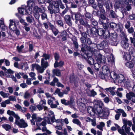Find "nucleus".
Masks as SVG:
<instances>
[{
	"label": "nucleus",
	"instance_id": "52",
	"mask_svg": "<svg viewBox=\"0 0 135 135\" xmlns=\"http://www.w3.org/2000/svg\"><path fill=\"white\" fill-rule=\"evenodd\" d=\"M90 21L91 24L94 26H96L98 24V22L93 18H92Z\"/></svg>",
	"mask_w": 135,
	"mask_h": 135
},
{
	"label": "nucleus",
	"instance_id": "30",
	"mask_svg": "<svg viewBox=\"0 0 135 135\" xmlns=\"http://www.w3.org/2000/svg\"><path fill=\"white\" fill-rule=\"evenodd\" d=\"M42 57H43V58H42L41 59H43L45 61H47L46 60L49 59L50 58V55L45 53L43 54Z\"/></svg>",
	"mask_w": 135,
	"mask_h": 135
},
{
	"label": "nucleus",
	"instance_id": "23",
	"mask_svg": "<svg viewBox=\"0 0 135 135\" xmlns=\"http://www.w3.org/2000/svg\"><path fill=\"white\" fill-rule=\"evenodd\" d=\"M124 76L120 74L118 75V78L116 80L119 83H123L124 81Z\"/></svg>",
	"mask_w": 135,
	"mask_h": 135
},
{
	"label": "nucleus",
	"instance_id": "5",
	"mask_svg": "<svg viewBox=\"0 0 135 135\" xmlns=\"http://www.w3.org/2000/svg\"><path fill=\"white\" fill-rule=\"evenodd\" d=\"M58 79L56 77L54 78L53 81H51L50 83V85L52 86H54L55 85V83H57L56 86L58 87H61L64 88V86L61 83L58 82Z\"/></svg>",
	"mask_w": 135,
	"mask_h": 135
},
{
	"label": "nucleus",
	"instance_id": "10",
	"mask_svg": "<svg viewBox=\"0 0 135 135\" xmlns=\"http://www.w3.org/2000/svg\"><path fill=\"white\" fill-rule=\"evenodd\" d=\"M126 97L127 99L131 100L132 102L133 99H135V94L132 92L131 91L126 94Z\"/></svg>",
	"mask_w": 135,
	"mask_h": 135
},
{
	"label": "nucleus",
	"instance_id": "20",
	"mask_svg": "<svg viewBox=\"0 0 135 135\" xmlns=\"http://www.w3.org/2000/svg\"><path fill=\"white\" fill-rule=\"evenodd\" d=\"M102 71L103 73L107 74L109 73V70L107 66H104L102 68Z\"/></svg>",
	"mask_w": 135,
	"mask_h": 135
},
{
	"label": "nucleus",
	"instance_id": "16",
	"mask_svg": "<svg viewBox=\"0 0 135 135\" xmlns=\"http://www.w3.org/2000/svg\"><path fill=\"white\" fill-rule=\"evenodd\" d=\"M64 62L62 60L60 61L59 62L58 61H55L54 64V67L55 68L61 67L64 65Z\"/></svg>",
	"mask_w": 135,
	"mask_h": 135
},
{
	"label": "nucleus",
	"instance_id": "49",
	"mask_svg": "<svg viewBox=\"0 0 135 135\" xmlns=\"http://www.w3.org/2000/svg\"><path fill=\"white\" fill-rule=\"evenodd\" d=\"M90 31L91 33L96 34L97 33L98 30L95 28L93 27L91 28Z\"/></svg>",
	"mask_w": 135,
	"mask_h": 135
},
{
	"label": "nucleus",
	"instance_id": "21",
	"mask_svg": "<svg viewBox=\"0 0 135 135\" xmlns=\"http://www.w3.org/2000/svg\"><path fill=\"white\" fill-rule=\"evenodd\" d=\"M26 19L27 22L31 23L35 21L34 17L32 16H28L26 17Z\"/></svg>",
	"mask_w": 135,
	"mask_h": 135
},
{
	"label": "nucleus",
	"instance_id": "43",
	"mask_svg": "<svg viewBox=\"0 0 135 135\" xmlns=\"http://www.w3.org/2000/svg\"><path fill=\"white\" fill-rule=\"evenodd\" d=\"M33 15L38 23H39V19L40 18V15L39 13H33Z\"/></svg>",
	"mask_w": 135,
	"mask_h": 135
},
{
	"label": "nucleus",
	"instance_id": "13",
	"mask_svg": "<svg viewBox=\"0 0 135 135\" xmlns=\"http://www.w3.org/2000/svg\"><path fill=\"white\" fill-rule=\"evenodd\" d=\"M49 26L51 28V29L52 30L55 36H56L59 33L58 30L51 23L50 24Z\"/></svg>",
	"mask_w": 135,
	"mask_h": 135
},
{
	"label": "nucleus",
	"instance_id": "22",
	"mask_svg": "<svg viewBox=\"0 0 135 135\" xmlns=\"http://www.w3.org/2000/svg\"><path fill=\"white\" fill-rule=\"evenodd\" d=\"M107 59L109 62H114V58L112 54H111L107 56Z\"/></svg>",
	"mask_w": 135,
	"mask_h": 135
},
{
	"label": "nucleus",
	"instance_id": "40",
	"mask_svg": "<svg viewBox=\"0 0 135 135\" xmlns=\"http://www.w3.org/2000/svg\"><path fill=\"white\" fill-rule=\"evenodd\" d=\"M123 128H124L126 133L127 134H129L130 131L131 130L130 128L129 127L123 125L122 127Z\"/></svg>",
	"mask_w": 135,
	"mask_h": 135
},
{
	"label": "nucleus",
	"instance_id": "38",
	"mask_svg": "<svg viewBox=\"0 0 135 135\" xmlns=\"http://www.w3.org/2000/svg\"><path fill=\"white\" fill-rule=\"evenodd\" d=\"M73 122L74 123L79 125L80 127H81V123L79 120L77 119H74L73 120Z\"/></svg>",
	"mask_w": 135,
	"mask_h": 135
},
{
	"label": "nucleus",
	"instance_id": "19",
	"mask_svg": "<svg viewBox=\"0 0 135 135\" xmlns=\"http://www.w3.org/2000/svg\"><path fill=\"white\" fill-rule=\"evenodd\" d=\"M121 44L122 47L125 49L128 48L129 46V44L128 42L124 40L122 41L121 42Z\"/></svg>",
	"mask_w": 135,
	"mask_h": 135
},
{
	"label": "nucleus",
	"instance_id": "58",
	"mask_svg": "<svg viewBox=\"0 0 135 135\" xmlns=\"http://www.w3.org/2000/svg\"><path fill=\"white\" fill-rule=\"evenodd\" d=\"M9 100L13 101H16V97L13 95L9 96Z\"/></svg>",
	"mask_w": 135,
	"mask_h": 135
},
{
	"label": "nucleus",
	"instance_id": "46",
	"mask_svg": "<svg viewBox=\"0 0 135 135\" xmlns=\"http://www.w3.org/2000/svg\"><path fill=\"white\" fill-rule=\"evenodd\" d=\"M32 8L29 7L27 10L26 9L25 14L30 15L32 13Z\"/></svg>",
	"mask_w": 135,
	"mask_h": 135
},
{
	"label": "nucleus",
	"instance_id": "9",
	"mask_svg": "<svg viewBox=\"0 0 135 135\" xmlns=\"http://www.w3.org/2000/svg\"><path fill=\"white\" fill-rule=\"evenodd\" d=\"M108 45L106 42L103 41L100 44H98L97 45V48L99 50H102L104 48H106Z\"/></svg>",
	"mask_w": 135,
	"mask_h": 135
},
{
	"label": "nucleus",
	"instance_id": "29",
	"mask_svg": "<svg viewBox=\"0 0 135 135\" xmlns=\"http://www.w3.org/2000/svg\"><path fill=\"white\" fill-rule=\"evenodd\" d=\"M105 123L103 122H101L99 123V124L97 126V127L100 130L103 131V127L105 126Z\"/></svg>",
	"mask_w": 135,
	"mask_h": 135
},
{
	"label": "nucleus",
	"instance_id": "34",
	"mask_svg": "<svg viewBox=\"0 0 135 135\" xmlns=\"http://www.w3.org/2000/svg\"><path fill=\"white\" fill-rule=\"evenodd\" d=\"M90 93H88V95L90 97H94L97 94L96 92L93 89L90 90Z\"/></svg>",
	"mask_w": 135,
	"mask_h": 135
},
{
	"label": "nucleus",
	"instance_id": "51",
	"mask_svg": "<svg viewBox=\"0 0 135 135\" xmlns=\"http://www.w3.org/2000/svg\"><path fill=\"white\" fill-rule=\"evenodd\" d=\"M0 94L4 98L7 97L8 95V93H5L3 91H0Z\"/></svg>",
	"mask_w": 135,
	"mask_h": 135
},
{
	"label": "nucleus",
	"instance_id": "24",
	"mask_svg": "<svg viewBox=\"0 0 135 135\" xmlns=\"http://www.w3.org/2000/svg\"><path fill=\"white\" fill-rule=\"evenodd\" d=\"M27 5L30 8L33 7L35 5V1L33 0H29L27 2Z\"/></svg>",
	"mask_w": 135,
	"mask_h": 135
},
{
	"label": "nucleus",
	"instance_id": "2",
	"mask_svg": "<svg viewBox=\"0 0 135 135\" xmlns=\"http://www.w3.org/2000/svg\"><path fill=\"white\" fill-rule=\"evenodd\" d=\"M94 102L95 105L94 108L91 107L93 112L95 114L97 113L99 115L103 114V110L102 108L104 105L103 103L101 101L98 100H95Z\"/></svg>",
	"mask_w": 135,
	"mask_h": 135
},
{
	"label": "nucleus",
	"instance_id": "56",
	"mask_svg": "<svg viewBox=\"0 0 135 135\" xmlns=\"http://www.w3.org/2000/svg\"><path fill=\"white\" fill-rule=\"evenodd\" d=\"M9 115L14 117L15 118L16 116H18L17 115L15 114V113L12 111H11L9 110Z\"/></svg>",
	"mask_w": 135,
	"mask_h": 135
},
{
	"label": "nucleus",
	"instance_id": "37",
	"mask_svg": "<svg viewBox=\"0 0 135 135\" xmlns=\"http://www.w3.org/2000/svg\"><path fill=\"white\" fill-rule=\"evenodd\" d=\"M28 68V65L26 63L22 64L21 66V69L24 70H27Z\"/></svg>",
	"mask_w": 135,
	"mask_h": 135
},
{
	"label": "nucleus",
	"instance_id": "59",
	"mask_svg": "<svg viewBox=\"0 0 135 135\" xmlns=\"http://www.w3.org/2000/svg\"><path fill=\"white\" fill-rule=\"evenodd\" d=\"M76 64L79 69L80 70H81L83 67V66L82 65L81 63L79 62H77Z\"/></svg>",
	"mask_w": 135,
	"mask_h": 135
},
{
	"label": "nucleus",
	"instance_id": "31",
	"mask_svg": "<svg viewBox=\"0 0 135 135\" xmlns=\"http://www.w3.org/2000/svg\"><path fill=\"white\" fill-rule=\"evenodd\" d=\"M108 35L107 37L109 36V38L110 37V38L112 39H115L117 37V35L116 33L115 32L111 33V34L110 35L109 32L108 33Z\"/></svg>",
	"mask_w": 135,
	"mask_h": 135
},
{
	"label": "nucleus",
	"instance_id": "36",
	"mask_svg": "<svg viewBox=\"0 0 135 135\" xmlns=\"http://www.w3.org/2000/svg\"><path fill=\"white\" fill-rule=\"evenodd\" d=\"M80 40L82 43V46H84V47H86L87 46V45L85 43L86 41V38L81 37Z\"/></svg>",
	"mask_w": 135,
	"mask_h": 135
},
{
	"label": "nucleus",
	"instance_id": "3",
	"mask_svg": "<svg viewBox=\"0 0 135 135\" xmlns=\"http://www.w3.org/2000/svg\"><path fill=\"white\" fill-rule=\"evenodd\" d=\"M45 94L47 98H50L47 100V102L48 104L50 105V107L52 108H57L58 105H59L58 100H55V98L54 97H52L51 94L49 93H46Z\"/></svg>",
	"mask_w": 135,
	"mask_h": 135
},
{
	"label": "nucleus",
	"instance_id": "8",
	"mask_svg": "<svg viewBox=\"0 0 135 135\" xmlns=\"http://www.w3.org/2000/svg\"><path fill=\"white\" fill-rule=\"evenodd\" d=\"M97 56V60L96 61L97 62L101 64L104 63L105 62L106 59L104 56H102L101 54L99 53Z\"/></svg>",
	"mask_w": 135,
	"mask_h": 135
},
{
	"label": "nucleus",
	"instance_id": "18",
	"mask_svg": "<svg viewBox=\"0 0 135 135\" xmlns=\"http://www.w3.org/2000/svg\"><path fill=\"white\" fill-rule=\"evenodd\" d=\"M0 28L3 31L5 30L7 28L6 27L4 23V19L2 18L0 20Z\"/></svg>",
	"mask_w": 135,
	"mask_h": 135
},
{
	"label": "nucleus",
	"instance_id": "27",
	"mask_svg": "<svg viewBox=\"0 0 135 135\" xmlns=\"http://www.w3.org/2000/svg\"><path fill=\"white\" fill-rule=\"evenodd\" d=\"M53 2L55 3L54 5V8L53 9L55 11V14L58 13L59 11V6L58 4L56 3L55 2Z\"/></svg>",
	"mask_w": 135,
	"mask_h": 135
},
{
	"label": "nucleus",
	"instance_id": "35",
	"mask_svg": "<svg viewBox=\"0 0 135 135\" xmlns=\"http://www.w3.org/2000/svg\"><path fill=\"white\" fill-rule=\"evenodd\" d=\"M96 62L95 63H94V68L95 70L97 71H99V69L100 67V64L99 63L96 61Z\"/></svg>",
	"mask_w": 135,
	"mask_h": 135
},
{
	"label": "nucleus",
	"instance_id": "33",
	"mask_svg": "<svg viewBox=\"0 0 135 135\" xmlns=\"http://www.w3.org/2000/svg\"><path fill=\"white\" fill-rule=\"evenodd\" d=\"M125 65L126 66L130 68H133L134 66V64L131 61L127 62Z\"/></svg>",
	"mask_w": 135,
	"mask_h": 135
},
{
	"label": "nucleus",
	"instance_id": "6",
	"mask_svg": "<svg viewBox=\"0 0 135 135\" xmlns=\"http://www.w3.org/2000/svg\"><path fill=\"white\" fill-rule=\"evenodd\" d=\"M70 82L73 84H74L75 87L78 86V82L79 79L77 78H75L73 75L71 76L70 78Z\"/></svg>",
	"mask_w": 135,
	"mask_h": 135
},
{
	"label": "nucleus",
	"instance_id": "28",
	"mask_svg": "<svg viewBox=\"0 0 135 135\" xmlns=\"http://www.w3.org/2000/svg\"><path fill=\"white\" fill-rule=\"evenodd\" d=\"M123 58L126 60H129L131 59V56L129 52L124 53Z\"/></svg>",
	"mask_w": 135,
	"mask_h": 135
},
{
	"label": "nucleus",
	"instance_id": "15",
	"mask_svg": "<svg viewBox=\"0 0 135 135\" xmlns=\"http://www.w3.org/2000/svg\"><path fill=\"white\" fill-rule=\"evenodd\" d=\"M97 33L100 36H103L105 38L108 39L109 38V36L108 37H105L104 36V31L102 28H99L98 30Z\"/></svg>",
	"mask_w": 135,
	"mask_h": 135
},
{
	"label": "nucleus",
	"instance_id": "47",
	"mask_svg": "<svg viewBox=\"0 0 135 135\" xmlns=\"http://www.w3.org/2000/svg\"><path fill=\"white\" fill-rule=\"evenodd\" d=\"M18 10L19 12L21 14H24V11L26 12V9H25L24 8L22 7L19 8Z\"/></svg>",
	"mask_w": 135,
	"mask_h": 135
},
{
	"label": "nucleus",
	"instance_id": "54",
	"mask_svg": "<svg viewBox=\"0 0 135 135\" xmlns=\"http://www.w3.org/2000/svg\"><path fill=\"white\" fill-rule=\"evenodd\" d=\"M118 132L122 135H126V133H125L124 130L123 128V129H118Z\"/></svg>",
	"mask_w": 135,
	"mask_h": 135
},
{
	"label": "nucleus",
	"instance_id": "62",
	"mask_svg": "<svg viewBox=\"0 0 135 135\" xmlns=\"http://www.w3.org/2000/svg\"><path fill=\"white\" fill-rule=\"evenodd\" d=\"M29 109L32 112H33L34 111L36 110L37 109L36 106L33 105H31L29 107Z\"/></svg>",
	"mask_w": 135,
	"mask_h": 135
},
{
	"label": "nucleus",
	"instance_id": "39",
	"mask_svg": "<svg viewBox=\"0 0 135 135\" xmlns=\"http://www.w3.org/2000/svg\"><path fill=\"white\" fill-rule=\"evenodd\" d=\"M30 94L28 91H26L24 93L23 95V98L25 99H28L31 97Z\"/></svg>",
	"mask_w": 135,
	"mask_h": 135
},
{
	"label": "nucleus",
	"instance_id": "63",
	"mask_svg": "<svg viewBox=\"0 0 135 135\" xmlns=\"http://www.w3.org/2000/svg\"><path fill=\"white\" fill-rule=\"evenodd\" d=\"M57 24L61 26H62L63 25V23L61 20H58L56 22Z\"/></svg>",
	"mask_w": 135,
	"mask_h": 135
},
{
	"label": "nucleus",
	"instance_id": "55",
	"mask_svg": "<svg viewBox=\"0 0 135 135\" xmlns=\"http://www.w3.org/2000/svg\"><path fill=\"white\" fill-rule=\"evenodd\" d=\"M41 18L42 20H44L46 19H47V15L46 13H43L41 15Z\"/></svg>",
	"mask_w": 135,
	"mask_h": 135
},
{
	"label": "nucleus",
	"instance_id": "17",
	"mask_svg": "<svg viewBox=\"0 0 135 135\" xmlns=\"http://www.w3.org/2000/svg\"><path fill=\"white\" fill-rule=\"evenodd\" d=\"M115 112L116 113H119L121 114H122L123 117H126L127 116L126 113L123 109H117V110L115 111Z\"/></svg>",
	"mask_w": 135,
	"mask_h": 135
},
{
	"label": "nucleus",
	"instance_id": "57",
	"mask_svg": "<svg viewBox=\"0 0 135 135\" xmlns=\"http://www.w3.org/2000/svg\"><path fill=\"white\" fill-rule=\"evenodd\" d=\"M8 104V100H7L4 102H2L1 104V106L2 107H5L6 104Z\"/></svg>",
	"mask_w": 135,
	"mask_h": 135
},
{
	"label": "nucleus",
	"instance_id": "48",
	"mask_svg": "<svg viewBox=\"0 0 135 135\" xmlns=\"http://www.w3.org/2000/svg\"><path fill=\"white\" fill-rule=\"evenodd\" d=\"M2 69L5 71H6V72H5V74L7 77H8V70L4 66H2Z\"/></svg>",
	"mask_w": 135,
	"mask_h": 135
},
{
	"label": "nucleus",
	"instance_id": "41",
	"mask_svg": "<svg viewBox=\"0 0 135 135\" xmlns=\"http://www.w3.org/2000/svg\"><path fill=\"white\" fill-rule=\"evenodd\" d=\"M116 28L119 30L120 32L122 33H123V26L121 24H117Z\"/></svg>",
	"mask_w": 135,
	"mask_h": 135
},
{
	"label": "nucleus",
	"instance_id": "44",
	"mask_svg": "<svg viewBox=\"0 0 135 135\" xmlns=\"http://www.w3.org/2000/svg\"><path fill=\"white\" fill-rule=\"evenodd\" d=\"M113 75L112 76L111 74H109V78H112L113 80H117V78H118V75L117 76V75L116 74H115L114 73H113Z\"/></svg>",
	"mask_w": 135,
	"mask_h": 135
},
{
	"label": "nucleus",
	"instance_id": "42",
	"mask_svg": "<svg viewBox=\"0 0 135 135\" xmlns=\"http://www.w3.org/2000/svg\"><path fill=\"white\" fill-rule=\"evenodd\" d=\"M87 62L88 64L91 65L94 64V59L92 57H90L88 58L87 60Z\"/></svg>",
	"mask_w": 135,
	"mask_h": 135
},
{
	"label": "nucleus",
	"instance_id": "53",
	"mask_svg": "<svg viewBox=\"0 0 135 135\" xmlns=\"http://www.w3.org/2000/svg\"><path fill=\"white\" fill-rule=\"evenodd\" d=\"M46 104V101L45 99L41 100L39 104L42 107L45 105Z\"/></svg>",
	"mask_w": 135,
	"mask_h": 135
},
{
	"label": "nucleus",
	"instance_id": "26",
	"mask_svg": "<svg viewBox=\"0 0 135 135\" xmlns=\"http://www.w3.org/2000/svg\"><path fill=\"white\" fill-rule=\"evenodd\" d=\"M123 122L124 125L127 126L128 125L129 126H131L132 125V122L129 120H127L126 119H123L122 120Z\"/></svg>",
	"mask_w": 135,
	"mask_h": 135
},
{
	"label": "nucleus",
	"instance_id": "4",
	"mask_svg": "<svg viewBox=\"0 0 135 135\" xmlns=\"http://www.w3.org/2000/svg\"><path fill=\"white\" fill-rule=\"evenodd\" d=\"M15 124L18 126L19 127L21 128H25L28 126L27 123L25 122L23 119H20L19 116H16Z\"/></svg>",
	"mask_w": 135,
	"mask_h": 135
},
{
	"label": "nucleus",
	"instance_id": "7",
	"mask_svg": "<svg viewBox=\"0 0 135 135\" xmlns=\"http://www.w3.org/2000/svg\"><path fill=\"white\" fill-rule=\"evenodd\" d=\"M99 23L103 24L104 23H108L109 19L106 17L104 14H101L100 15V18L99 20Z\"/></svg>",
	"mask_w": 135,
	"mask_h": 135
},
{
	"label": "nucleus",
	"instance_id": "25",
	"mask_svg": "<svg viewBox=\"0 0 135 135\" xmlns=\"http://www.w3.org/2000/svg\"><path fill=\"white\" fill-rule=\"evenodd\" d=\"M52 72L53 74L56 76H59L61 75V72L60 70L58 69H54L52 70Z\"/></svg>",
	"mask_w": 135,
	"mask_h": 135
},
{
	"label": "nucleus",
	"instance_id": "11",
	"mask_svg": "<svg viewBox=\"0 0 135 135\" xmlns=\"http://www.w3.org/2000/svg\"><path fill=\"white\" fill-rule=\"evenodd\" d=\"M15 21V20H10V23L9 26V28L10 29L13 31H14L16 28Z\"/></svg>",
	"mask_w": 135,
	"mask_h": 135
},
{
	"label": "nucleus",
	"instance_id": "14",
	"mask_svg": "<svg viewBox=\"0 0 135 135\" xmlns=\"http://www.w3.org/2000/svg\"><path fill=\"white\" fill-rule=\"evenodd\" d=\"M64 20L66 23L70 26L72 25V23L70 16L69 15H66L64 17Z\"/></svg>",
	"mask_w": 135,
	"mask_h": 135
},
{
	"label": "nucleus",
	"instance_id": "12",
	"mask_svg": "<svg viewBox=\"0 0 135 135\" xmlns=\"http://www.w3.org/2000/svg\"><path fill=\"white\" fill-rule=\"evenodd\" d=\"M74 14L75 20V22L76 23H77L78 21H79L82 17H84V15H82L79 12L74 13Z\"/></svg>",
	"mask_w": 135,
	"mask_h": 135
},
{
	"label": "nucleus",
	"instance_id": "1",
	"mask_svg": "<svg viewBox=\"0 0 135 135\" xmlns=\"http://www.w3.org/2000/svg\"><path fill=\"white\" fill-rule=\"evenodd\" d=\"M41 66L37 64H32V66L33 68H35L38 72L40 73H43L45 69L50 66L47 61H45L43 59L41 60Z\"/></svg>",
	"mask_w": 135,
	"mask_h": 135
},
{
	"label": "nucleus",
	"instance_id": "64",
	"mask_svg": "<svg viewBox=\"0 0 135 135\" xmlns=\"http://www.w3.org/2000/svg\"><path fill=\"white\" fill-rule=\"evenodd\" d=\"M129 39L131 43L132 44L133 46L135 47V39L132 37H130Z\"/></svg>",
	"mask_w": 135,
	"mask_h": 135
},
{
	"label": "nucleus",
	"instance_id": "32",
	"mask_svg": "<svg viewBox=\"0 0 135 135\" xmlns=\"http://www.w3.org/2000/svg\"><path fill=\"white\" fill-rule=\"evenodd\" d=\"M79 21L80 24L83 26L86 24V23L87 22V21L85 18L84 17H82Z\"/></svg>",
	"mask_w": 135,
	"mask_h": 135
},
{
	"label": "nucleus",
	"instance_id": "61",
	"mask_svg": "<svg viewBox=\"0 0 135 135\" xmlns=\"http://www.w3.org/2000/svg\"><path fill=\"white\" fill-rule=\"evenodd\" d=\"M20 22L24 25H28V24L25 21V20L22 18H21L20 19Z\"/></svg>",
	"mask_w": 135,
	"mask_h": 135
},
{
	"label": "nucleus",
	"instance_id": "60",
	"mask_svg": "<svg viewBox=\"0 0 135 135\" xmlns=\"http://www.w3.org/2000/svg\"><path fill=\"white\" fill-rule=\"evenodd\" d=\"M54 58L55 61H58L60 58V56L59 54L57 53H55L54 54Z\"/></svg>",
	"mask_w": 135,
	"mask_h": 135
},
{
	"label": "nucleus",
	"instance_id": "45",
	"mask_svg": "<svg viewBox=\"0 0 135 135\" xmlns=\"http://www.w3.org/2000/svg\"><path fill=\"white\" fill-rule=\"evenodd\" d=\"M72 40L73 41V44L74 46L75 49L76 50L79 47L78 43L76 41V40H74L72 39Z\"/></svg>",
	"mask_w": 135,
	"mask_h": 135
},
{
	"label": "nucleus",
	"instance_id": "50",
	"mask_svg": "<svg viewBox=\"0 0 135 135\" xmlns=\"http://www.w3.org/2000/svg\"><path fill=\"white\" fill-rule=\"evenodd\" d=\"M24 46L23 45H21L20 46H17V49L18 52H22V49L24 48Z\"/></svg>",
	"mask_w": 135,
	"mask_h": 135
}]
</instances>
